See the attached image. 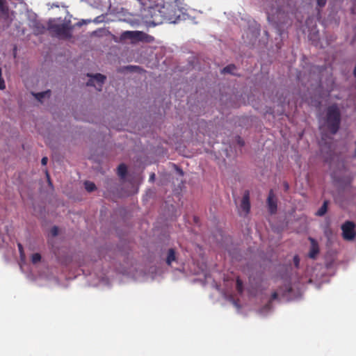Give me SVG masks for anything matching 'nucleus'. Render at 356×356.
<instances>
[{"instance_id": "2f4dec72", "label": "nucleus", "mask_w": 356, "mask_h": 356, "mask_svg": "<svg viewBox=\"0 0 356 356\" xmlns=\"http://www.w3.org/2000/svg\"><path fill=\"white\" fill-rule=\"evenodd\" d=\"M177 170H178L179 173L181 175H183L184 172H183L182 170H181V169H177Z\"/></svg>"}, {"instance_id": "bb28decb", "label": "nucleus", "mask_w": 356, "mask_h": 356, "mask_svg": "<svg viewBox=\"0 0 356 356\" xmlns=\"http://www.w3.org/2000/svg\"><path fill=\"white\" fill-rule=\"evenodd\" d=\"M48 161L47 157H43L41 160V163L42 165H46Z\"/></svg>"}, {"instance_id": "9d476101", "label": "nucleus", "mask_w": 356, "mask_h": 356, "mask_svg": "<svg viewBox=\"0 0 356 356\" xmlns=\"http://www.w3.org/2000/svg\"><path fill=\"white\" fill-rule=\"evenodd\" d=\"M178 253L174 248H170L166 252L165 263L168 266H172L173 262L177 263Z\"/></svg>"}, {"instance_id": "f3484780", "label": "nucleus", "mask_w": 356, "mask_h": 356, "mask_svg": "<svg viewBox=\"0 0 356 356\" xmlns=\"http://www.w3.org/2000/svg\"><path fill=\"white\" fill-rule=\"evenodd\" d=\"M235 70H236V66L234 65H233V64L228 65L227 66L225 67L222 70V73H223V74L228 73V74H234V71Z\"/></svg>"}, {"instance_id": "20e7f679", "label": "nucleus", "mask_w": 356, "mask_h": 356, "mask_svg": "<svg viewBox=\"0 0 356 356\" xmlns=\"http://www.w3.org/2000/svg\"><path fill=\"white\" fill-rule=\"evenodd\" d=\"M127 39L131 40L132 43L139 41L152 42L154 40L153 36L140 31H126L122 32L120 35V40H126Z\"/></svg>"}, {"instance_id": "f03ea898", "label": "nucleus", "mask_w": 356, "mask_h": 356, "mask_svg": "<svg viewBox=\"0 0 356 356\" xmlns=\"http://www.w3.org/2000/svg\"><path fill=\"white\" fill-rule=\"evenodd\" d=\"M180 13L175 3H165L161 5V13H163L164 22H177L180 18Z\"/></svg>"}, {"instance_id": "423d86ee", "label": "nucleus", "mask_w": 356, "mask_h": 356, "mask_svg": "<svg viewBox=\"0 0 356 356\" xmlns=\"http://www.w3.org/2000/svg\"><path fill=\"white\" fill-rule=\"evenodd\" d=\"M149 13L152 18L150 22L154 25L160 24L164 22L163 13H161V5L156 4L155 6L150 8Z\"/></svg>"}, {"instance_id": "a878e982", "label": "nucleus", "mask_w": 356, "mask_h": 356, "mask_svg": "<svg viewBox=\"0 0 356 356\" xmlns=\"http://www.w3.org/2000/svg\"><path fill=\"white\" fill-rule=\"evenodd\" d=\"M278 298V293L276 291H274L271 295V300H277Z\"/></svg>"}, {"instance_id": "4be33fe9", "label": "nucleus", "mask_w": 356, "mask_h": 356, "mask_svg": "<svg viewBox=\"0 0 356 356\" xmlns=\"http://www.w3.org/2000/svg\"><path fill=\"white\" fill-rule=\"evenodd\" d=\"M317 3V6L319 8H323L325 6L327 3V0H316Z\"/></svg>"}, {"instance_id": "a211bd4d", "label": "nucleus", "mask_w": 356, "mask_h": 356, "mask_svg": "<svg viewBox=\"0 0 356 356\" xmlns=\"http://www.w3.org/2000/svg\"><path fill=\"white\" fill-rule=\"evenodd\" d=\"M236 288L238 293L241 294L243 291V281L240 279L239 277H237L236 280Z\"/></svg>"}, {"instance_id": "1a4fd4ad", "label": "nucleus", "mask_w": 356, "mask_h": 356, "mask_svg": "<svg viewBox=\"0 0 356 356\" xmlns=\"http://www.w3.org/2000/svg\"><path fill=\"white\" fill-rule=\"evenodd\" d=\"M309 241H310L311 245L308 255L309 258L314 259L319 253V245L318 242L312 237H309Z\"/></svg>"}, {"instance_id": "c85d7f7f", "label": "nucleus", "mask_w": 356, "mask_h": 356, "mask_svg": "<svg viewBox=\"0 0 356 356\" xmlns=\"http://www.w3.org/2000/svg\"><path fill=\"white\" fill-rule=\"evenodd\" d=\"M155 179V174L154 173H152L150 177H149V180L150 181H154Z\"/></svg>"}, {"instance_id": "4468645a", "label": "nucleus", "mask_w": 356, "mask_h": 356, "mask_svg": "<svg viewBox=\"0 0 356 356\" xmlns=\"http://www.w3.org/2000/svg\"><path fill=\"white\" fill-rule=\"evenodd\" d=\"M328 203H329V202L327 200H325L323 202V205L321 207V208L316 212V216H323L326 213V212L327 211Z\"/></svg>"}, {"instance_id": "0eeeda50", "label": "nucleus", "mask_w": 356, "mask_h": 356, "mask_svg": "<svg viewBox=\"0 0 356 356\" xmlns=\"http://www.w3.org/2000/svg\"><path fill=\"white\" fill-rule=\"evenodd\" d=\"M106 79V76L101 74H96L92 76L87 82V86H95L98 90H101L102 84Z\"/></svg>"}, {"instance_id": "dca6fc26", "label": "nucleus", "mask_w": 356, "mask_h": 356, "mask_svg": "<svg viewBox=\"0 0 356 356\" xmlns=\"http://www.w3.org/2000/svg\"><path fill=\"white\" fill-rule=\"evenodd\" d=\"M85 188L88 192H92L96 190L95 184L90 181H86L84 183Z\"/></svg>"}, {"instance_id": "72a5a7b5", "label": "nucleus", "mask_w": 356, "mask_h": 356, "mask_svg": "<svg viewBox=\"0 0 356 356\" xmlns=\"http://www.w3.org/2000/svg\"><path fill=\"white\" fill-rule=\"evenodd\" d=\"M1 1H6V0H0V2H1Z\"/></svg>"}, {"instance_id": "6ab92c4d", "label": "nucleus", "mask_w": 356, "mask_h": 356, "mask_svg": "<svg viewBox=\"0 0 356 356\" xmlns=\"http://www.w3.org/2000/svg\"><path fill=\"white\" fill-rule=\"evenodd\" d=\"M41 255L39 253H34L31 256V262L33 264H37L41 260Z\"/></svg>"}, {"instance_id": "f8f14e48", "label": "nucleus", "mask_w": 356, "mask_h": 356, "mask_svg": "<svg viewBox=\"0 0 356 356\" xmlns=\"http://www.w3.org/2000/svg\"><path fill=\"white\" fill-rule=\"evenodd\" d=\"M0 15L5 17L8 16V7L6 5V1L0 2Z\"/></svg>"}, {"instance_id": "473e14b6", "label": "nucleus", "mask_w": 356, "mask_h": 356, "mask_svg": "<svg viewBox=\"0 0 356 356\" xmlns=\"http://www.w3.org/2000/svg\"><path fill=\"white\" fill-rule=\"evenodd\" d=\"M351 13H352L353 14H355V8H353L351 9Z\"/></svg>"}, {"instance_id": "c756f323", "label": "nucleus", "mask_w": 356, "mask_h": 356, "mask_svg": "<svg viewBox=\"0 0 356 356\" xmlns=\"http://www.w3.org/2000/svg\"><path fill=\"white\" fill-rule=\"evenodd\" d=\"M289 184L287 183H284V188L286 191L289 189Z\"/></svg>"}, {"instance_id": "2eb2a0df", "label": "nucleus", "mask_w": 356, "mask_h": 356, "mask_svg": "<svg viewBox=\"0 0 356 356\" xmlns=\"http://www.w3.org/2000/svg\"><path fill=\"white\" fill-rule=\"evenodd\" d=\"M51 95V91L49 90H47V91H44V92H38V93H33V95L35 96V97L39 100V101H41V99L45 97H49Z\"/></svg>"}, {"instance_id": "aec40b11", "label": "nucleus", "mask_w": 356, "mask_h": 356, "mask_svg": "<svg viewBox=\"0 0 356 356\" xmlns=\"http://www.w3.org/2000/svg\"><path fill=\"white\" fill-rule=\"evenodd\" d=\"M6 88V84L3 79L2 78V71L0 67V90H3Z\"/></svg>"}, {"instance_id": "39448f33", "label": "nucleus", "mask_w": 356, "mask_h": 356, "mask_svg": "<svg viewBox=\"0 0 356 356\" xmlns=\"http://www.w3.org/2000/svg\"><path fill=\"white\" fill-rule=\"evenodd\" d=\"M342 236L345 240L353 241L356 236L355 224L347 220L341 225Z\"/></svg>"}, {"instance_id": "b1692460", "label": "nucleus", "mask_w": 356, "mask_h": 356, "mask_svg": "<svg viewBox=\"0 0 356 356\" xmlns=\"http://www.w3.org/2000/svg\"><path fill=\"white\" fill-rule=\"evenodd\" d=\"M293 264L296 268H298L300 264V258L298 255L293 257Z\"/></svg>"}, {"instance_id": "ddd939ff", "label": "nucleus", "mask_w": 356, "mask_h": 356, "mask_svg": "<svg viewBox=\"0 0 356 356\" xmlns=\"http://www.w3.org/2000/svg\"><path fill=\"white\" fill-rule=\"evenodd\" d=\"M127 172V168L125 164L121 163L118 167V175L121 178H124Z\"/></svg>"}, {"instance_id": "f257e3e1", "label": "nucleus", "mask_w": 356, "mask_h": 356, "mask_svg": "<svg viewBox=\"0 0 356 356\" xmlns=\"http://www.w3.org/2000/svg\"><path fill=\"white\" fill-rule=\"evenodd\" d=\"M341 111L337 104H332L326 109L325 122L332 134L339 131L341 124Z\"/></svg>"}, {"instance_id": "6e6552de", "label": "nucleus", "mask_w": 356, "mask_h": 356, "mask_svg": "<svg viewBox=\"0 0 356 356\" xmlns=\"http://www.w3.org/2000/svg\"><path fill=\"white\" fill-rule=\"evenodd\" d=\"M267 205L268 211L271 214H274L277 212V198L273 191L271 189L269 191L268 196L267 198Z\"/></svg>"}, {"instance_id": "9b49d317", "label": "nucleus", "mask_w": 356, "mask_h": 356, "mask_svg": "<svg viewBox=\"0 0 356 356\" xmlns=\"http://www.w3.org/2000/svg\"><path fill=\"white\" fill-rule=\"evenodd\" d=\"M241 209L244 211L245 214H248L250 210V192L248 191H245L241 202Z\"/></svg>"}, {"instance_id": "f704fd0d", "label": "nucleus", "mask_w": 356, "mask_h": 356, "mask_svg": "<svg viewBox=\"0 0 356 356\" xmlns=\"http://www.w3.org/2000/svg\"><path fill=\"white\" fill-rule=\"evenodd\" d=\"M355 5L356 6V0H355Z\"/></svg>"}, {"instance_id": "5701e85b", "label": "nucleus", "mask_w": 356, "mask_h": 356, "mask_svg": "<svg viewBox=\"0 0 356 356\" xmlns=\"http://www.w3.org/2000/svg\"><path fill=\"white\" fill-rule=\"evenodd\" d=\"M17 247H18V250H19V254H20V257H24V248H23L22 245L19 243L17 244Z\"/></svg>"}, {"instance_id": "393cba45", "label": "nucleus", "mask_w": 356, "mask_h": 356, "mask_svg": "<svg viewBox=\"0 0 356 356\" xmlns=\"http://www.w3.org/2000/svg\"><path fill=\"white\" fill-rule=\"evenodd\" d=\"M292 289H291V285L289 284H286L284 286V292L285 293H289L291 291Z\"/></svg>"}, {"instance_id": "cd10ccee", "label": "nucleus", "mask_w": 356, "mask_h": 356, "mask_svg": "<svg viewBox=\"0 0 356 356\" xmlns=\"http://www.w3.org/2000/svg\"><path fill=\"white\" fill-rule=\"evenodd\" d=\"M238 143L241 146L244 145V141L241 138H238Z\"/></svg>"}, {"instance_id": "7ed1b4c3", "label": "nucleus", "mask_w": 356, "mask_h": 356, "mask_svg": "<svg viewBox=\"0 0 356 356\" xmlns=\"http://www.w3.org/2000/svg\"><path fill=\"white\" fill-rule=\"evenodd\" d=\"M72 27L66 24L49 23L48 30L52 35L63 39H70L72 37Z\"/></svg>"}, {"instance_id": "7c9ffc66", "label": "nucleus", "mask_w": 356, "mask_h": 356, "mask_svg": "<svg viewBox=\"0 0 356 356\" xmlns=\"http://www.w3.org/2000/svg\"><path fill=\"white\" fill-rule=\"evenodd\" d=\"M47 179H48V181H49V184H51V181H50V178H49V175L48 174V172H47Z\"/></svg>"}, {"instance_id": "412c9836", "label": "nucleus", "mask_w": 356, "mask_h": 356, "mask_svg": "<svg viewBox=\"0 0 356 356\" xmlns=\"http://www.w3.org/2000/svg\"><path fill=\"white\" fill-rule=\"evenodd\" d=\"M50 234L52 236H56L58 234V228L56 226H54L51 230Z\"/></svg>"}]
</instances>
